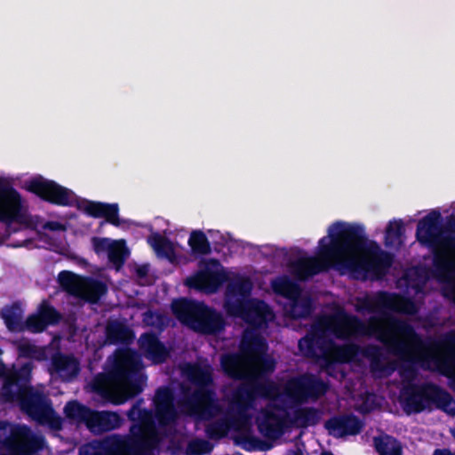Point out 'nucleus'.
Segmentation results:
<instances>
[{"instance_id": "obj_1", "label": "nucleus", "mask_w": 455, "mask_h": 455, "mask_svg": "<svg viewBox=\"0 0 455 455\" xmlns=\"http://www.w3.org/2000/svg\"><path fill=\"white\" fill-rule=\"evenodd\" d=\"M355 309L361 314L378 312L379 315H371L364 322L340 307L330 315L317 317L298 342L301 355L325 370L333 369L338 363L355 361L359 354V346L354 343L337 345L326 336V332L340 340L375 337L392 354L401 357H409L412 350L425 347L421 336L410 323L385 311L389 309L403 315H416L418 307L411 298L379 291L373 297H357Z\"/></svg>"}, {"instance_id": "obj_2", "label": "nucleus", "mask_w": 455, "mask_h": 455, "mask_svg": "<svg viewBox=\"0 0 455 455\" xmlns=\"http://www.w3.org/2000/svg\"><path fill=\"white\" fill-rule=\"evenodd\" d=\"M317 257H302L290 265L291 274L305 282L335 266L355 273L385 275L393 264V255L369 241L363 226L336 221L328 228V236L318 242Z\"/></svg>"}, {"instance_id": "obj_3", "label": "nucleus", "mask_w": 455, "mask_h": 455, "mask_svg": "<svg viewBox=\"0 0 455 455\" xmlns=\"http://www.w3.org/2000/svg\"><path fill=\"white\" fill-rule=\"evenodd\" d=\"M417 241L432 252V273L440 282H455V214L443 226L439 211L434 210L419 220Z\"/></svg>"}, {"instance_id": "obj_4", "label": "nucleus", "mask_w": 455, "mask_h": 455, "mask_svg": "<svg viewBox=\"0 0 455 455\" xmlns=\"http://www.w3.org/2000/svg\"><path fill=\"white\" fill-rule=\"evenodd\" d=\"M278 395V387L274 381L254 382L240 385L232 393L228 403L229 411L235 415L217 419L205 426L204 432L210 440L220 441L228 436L232 427H238L247 422V412L253 408L258 397L273 399Z\"/></svg>"}, {"instance_id": "obj_5", "label": "nucleus", "mask_w": 455, "mask_h": 455, "mask_svg": "<svg viewBox=\"0 0 455 455\" xmlns=\"http://www.w3.org/2000/svg\"><path fill=\"white\" fill-rule=\"evenodd\" d=\"M140 368L141 361L135 351L119 349L115 354L111 368L94 378L93 389L104 394L109 386L117 385L123 387L125 398H133L143 391Z\"/></svg>"}, {"instance_id": "obj_6", "label": "nucleus", "mask_w": 455, "mask_h": 455, "mask_svg": "<svg viewBox=\"0 0 455 455\" xmlns=\"http://www.w3.org/2000/svg\"><path fill=\"white\" fill-rule=\"evenodd\" d=\"M400 403L407 415L430 411L435 407L450 416H455V399L446 389L433 382L405 386Z\"/></svg>"}, {"instance_id": "obj_7", "label": "nucleus", "mask_w": 455, "mask_h": 455, "mask_svg": "<svg viewBox=\"0 0 455 455\" xmlns=\"http://www.w3.org/2000/svg\"><path fill=\"white\" fill-rule=\"evenodd\" d=\"M171 307L179 322L195 332L218 335L225 330L223 315L204 301L181 297L174 299Z\"/></svg>"}, {"instance_id": "obj_8", "label": "nucleus", "mask_w": 455, "mask_h": 455, "mask_svg": "<svg viewBox=\"0 0 455 455\" xmlns=\"http://www.w3.org/2000/svg\"><path fill=\"white\" fill-rule=\"evenodd\" d=\"M185 373L188 380L196 387L187 400L192 415L201 420H210L222 411V408L213 389L212 371L199 364H188Z\"/></svg>"}, {"instance_id": "obj_9", "label": "nucleus", "mask_w": 455, "mask_h": 455, "mask_svg": "<svg viewBox=\"0 0 455 455\" xmlns=\"http://www.w3.org/2000/svg\"><path fill=\"white\" fill-rule=\"evenodd\" d=\"M15 401H19L21 411L38 424L55 431L62 428V419L54 411L52 401L44 393L33 390L29 384L22 388Z\"/></svg>"}, {"instance_id": "obj_10", "label": "nucleus", "mask_w": 455, "mask_h": 455, "mask_svg": "<svg viewBox=\"0 0 455 455\" xmlns=\"http://www.w3.org/2000/svg\"><path fill=\"white\" fill-rule=\"evenodd\" d=\"M130 433L125 438L115 436L108 443L109 455H156L160 443L156 432L146 435L140 426L133 425Z\"/></svg>"}, {"instance_id": "obj_11", "label": "nucleus", "mask_w": 455, "mask_h": 455, "mask_svg": "<svg viewBox=\"0 0 455 455\" xmlns=\"http://www.w3.org/2000/svg\"><path fill=\"white\" fill-rule=\"evenodd\" d=\"M241 350L248 354V362L252 372V379L243 385H251L254 382H267L270 379L259 380L273 373L275 370L276 362L267 354V344L259 336H254L241 345Z\"/></svg>"}, {"instance_id": "obj_12", "label": "nucleus", "mask_w": 455, "mask_h": 455, "mask_svg": "<svg viewBox=\"0 0 455 455\" xmlns=\"http://www.w3.org/2000/svg\"><path fill=\"white\" fill-rule=\"evenodd\" d=\"M224 308L228 315L240 317L254 327H262L274 317L271 307L261 299H229Z\"/></svg>"}, {"instance_id": "obj_13", "label": "nucleus", "mask_w": 455, "mask_h": 455, "mask_svg": "<svg viewBox=\"0 0 455 455\" xmlns=\"http://www.w3.org/2000/svg\"><path fill=\"white\" fill-rule=\"evenodd\" d=\"M0 222L31 226V219L24 206L20 193L11 184L0 180Z\"/></svg>"}, {"instance_id": "obj_14", "label": "nucleus", "mask_w": 455, "mask_h": 455, "mask_svg": "<svg viewBox=\"0 0 455 455\" xmlns=\"http://www.w3.org/2000/svg\"><path fill=\"white\" fill-rule=\"evenodd\" d=\"M34 364L24 363L20 367L8 368L0 360V379L3 381L1 395L4 401L12 403L22 388L30 383Z\"/></svg>"}, {"instance_id": "obj_15", "label": "nucleus", "mask_w": 455, "mask_h": 455, "mask_svg": "<svg viewBox=\"0 0 455 455\" xmlns=\"http://www.w3.org/2000/svg\"><path fill=\"white\" fill-rule=\"evenodd\" d=\"M329 389V384L311 373L291 379L285 385V394L293 400L319 399Z\"/></svg>"}, {"instance_id": "obj_16", "label": "nucleus", "mask_w": 455, "mask_h": 455, "mask_svg": "<svg viewBox=\"0 0 455 455\" xmlns=\"http://www.w3.org/2000/svg\"><path fill=\"white\" fill-rule=\"evenodd\" d=\"M26 189L44 202L58 206H71L73 192L54 180L37 176L26 183Z\"/></svg>"}, {"instance_id": "obj_17", "label": "nucleus", "mask_w": 455, "mask_h": 455, "mask_svg": "<svg viewBox=\"0 0 455 455\" xmlns=\"http://www.w3.org/2000/svg\"><path fill=\"white\" fill-rule=\"evenodd\" d=\"M62 318L61 314L48 301H43L36 313L29 315L24 321V331L41 333L50 325L58 324Z\"/></svg>"}, {"instance_id": "obj_18", "label": "nucleus", "mask_w": 455, "mask_h": 455, "mask_svg": "<svg viewBox=\"0 0 455 455\" xmlns=\"http://www.w3.org/2000/svg\"><path fill=\"white\" fill-rule=\"evenodd\" d=\"M155 418L160 427H166L175 422L178 412L174 404V395L168 387L156 389L154 397Z\"/></svg>"}, {"instance_id": "obj_19", "label": "nucleus", "mask_w": 455, "mask_h": 455, "mask_svg": "<svg viewBox=\"0 0 455 455\" xmlns=\"http://www.w3.org/2000/svg\"><path fill=\"white\" fill-rule=\"evenodd\" d=\"M4 444L12 452L10 455H32L40 450L39 440L28 435L26 427H18L6 437Z\"/></svg>"}, {"instance_id": "obj_20", "label": "nucleus", "mask_w": 455, "mask_h": 455, "mask_svg": "<svg viewBox=\"0 0 455 455\" xmlns=\"http://www.w3.org/2000/svg\"><path fill=\"white\" fill-rule=\"evenodd\" d=\"M324 427L331 435L341 438L360 434L364 424L357 416L350 413L331 417L325 421Z\"/></svg>"}, {"instance_id": "obj_21", "label": "nucleus", "mask_w": 455, "mask_h": 455, "mask_svg": "<svg viewBox=\"0 0 455 455\" xmlns=\"http://www.w3.org/2000/svg\"><path fill=\"white\" fill-rule=\"evenodd\" d=\"M256 424L259 432L267 439L275 440L283 433V418L275 411V406L272 405L261 410Z\"/></svg>"}, {"instance_id": "obj_22", "label": "nucleus", "mask_w": 455, "mask_h": 455, "mask_svg": "<svg viewBox=\"0 0 455 455\" xmlns=\"http://www.w3.org/2000/svg\"><path fill=\"white\" fill-rule=\"evenodd\" d=\"M138 343L142 355L154 364H161L167 360L169 350L154 332L142 333Z\"/></svg>"}, {"instance_id": "obj_23", "label": "nucleus", "mask_w": 455, "mask_h": 455, "mask_svg": "<svg viewBox=\"0 0 455 455\" xmlns=\"http://www.w3.org/2000/svg\"><path fill=\"white\" fill-rule=\"evenodd\" d=\"M248 354L226 353L220 356V366L226 376L235 380L247 377Z\"/></svg>"}, {"instance_id": "obj_24", "label": "nucleus", "mask_w": 455, "mask_h": 455, "mask_svg": "<svg viewBox=\"0 0 455 455\" xmlns=\"http://www.w3.org/2000/svg\"><path fill=\"white\" fill-rule=\"evenodd\" d=\"M77 207L90 217L104 218L107 222L116 227L120 225L119 207L117 204L86 200L84 202L83 205L79 204Z\"/></svg>"}, {"instance_id": "obj_25", "label": "nucleus", "mask_w": 455, "mask_h": 455, "mask_svg": "<svg viewBox=\"0 0 455 455\" xmlns=\"http://www.w3.org/2000/svg\"><path fill=\"white\" fill-rule=\"evenodd\" d=\"M122 421V418L116 412L92 410L87 427L93 432H108L118 428Z\"/></svg>"}, {"instance_id": "obj_26", "label": "nucleus", "mask_w": 455, "mask_h": 455, "mask_svg": "<svg viewBox=\"0 0 455 455\" xmlns=\"http://www.w3.org/2000/svg\"><path fill=\"white\" fill-rule=\"evenodd\" d=\"M51 368L52 371L67 380L74 379L80 371L79 363L76 358L60 352L52 356Z\"/></svg>"}, {"instance_id": "obj_27", "label": "nucleus", "mask_w": 455, "mask_h": 455, "mask_svg": "<svg viewBox=\"0 0 455 455\" xmlns=\"http://www.w3.org/2000/svg\"><path fill=\"white\" fill-rule=\"evenodd\" d=\"M228 279L227 274L219 270H205L188 283L189 286L215 292Z\"/></svg>"}, {"instance_id": "obj_28", "label": "nucleus", "mask_w": 455, "mask_h": 455, "mask_svg": "<svg viewBox=\"0 0 455 455\" xmlns=\"http://www.w3.org/2000/svg\"><path fill=\"white\" fill-rule=\"evenodd\" d=\"M106 342L109 345H129L135 336L133 331L119 321H110L105 328Z\"/></svg>"}, {"instance_id": "obj_29", "label": "nucleus", "mask_w": 455, "mask_h": 455, "mask_svg": "<svg viewBox=\"0 0 455 455\" xmlns=\"http://www.w3.org/2000/svg\"><path fill=\"white\" fill-rule=\"evenodd\" d=\"M0 316L10 331L24 332L23 310L18 302L4 307Z\"/></svg>"}, {"instance_id": "obj_30", "label": "nucleus", "mask_w": 455, "mask_h": 455, "mask_svg": "<svg viewBox=\"0 0 455 455\" xmlns=\"http://www.w3.org/2000/svg\"><path fill=\"white\" fill-rule=\"evenodd\" d=\"M107 291V285L103 282L92 277H84L81 287V295H79L78 298L94 304L97 303Z\"/></svg>"}, {"instance_id": "obj_31", "label": "nucleus", "mask_w": 455, "mask_h": 455, "mask_svg": "<svg viewBox=\"0 0 455 455\" xmlns=\"http://www.w3.org/2000/svg\"><path fill=\"white\" fill-rule=\"evenodd\" d=\"M287 315L291 319H306L309 317L314 309L313 299L310 296H302L301 293L290 300Z\"/></svg>"}, {"instance_id": "obj_32", "label": "nucleus", "mask_w": 455, "mask_h": 455, "mask_svg": "<svg viewBox=\"0 0 455 455\" xmlns=\"http://www.w3.org/2000/svg\"><path fill=\"white\" fill-rule=\"evenodd\" d=\"M271 288L275 294L289 300H291L301 293L299 285L287 275H282L272 280Z\"/></svg>"}, {"instance_id": "obj_33", "label": "nucleus", "mask_w": 455, "mask_h": 455, "mask_svg": "<svg viewBox=\"0 0 455 455\" xmlns=\"http://www.w3.org/2000/svg\"><path fill=\"white\" fill-rule=\"evenodd\" d=\"M385 245L387 248L399 249L404 243L405 228L402 220L388 222L385 231Z\"/></svg>"}, {"instance_id": "obj_34", "label": "nucleus", "mask_w": 455, "mask_h": 455, "mask_svg": "<svg viewBox=\"0 0 455 455\" xmlns=\"http://www.w3.org/2000/svg\"><path fill=\"white\" fill-rule=\"evenodd\" d=\"M251 290L252 283L249 278L243 277L235 280L227 286L224 303L236 299L248 300L247 298L251 295Z\"/></svg>"}, {"instance_id": "obj_35", "label": "nucleus", "mask_w": 455, "mask_h": 455, "mask_svg": "<svg viewBox=\"0 0 455 455\" xmlns=\"http://www.w3.org/2000/svg\"><path fill=\"white\" fill-rule=\"evenodd\" d=\"M84 278L68 270H62L58 275V282L61 289L76 298L81 295Z\"/></svg>"}, {"instance_id": "obj_36", "label": "nucleus", "mask_w": 455, "mask_h": 455, "mask_svg": "<svg viewBox=\"0 0 455 455\" xmlns=\"http://www.w3.org/2000/svg\"><path fill=\"white\" fill-rule=\"evenodd\" d=\"M373 444L379 455H403L401 443L392 435L375 436Z\"/></svg>"}, {"instance_id": "obj_37", "label": "nucleus", "mask_w": 455, "mask_h": 455, "mask_svg": "<svg viewBox=\"0 0 455 455\" xmlns=\"http://www.w3.org/2000/svg\"><path fill=\"white\" fill-rule=\"evenodd\" d=\"M148 243L158 256L172 259L174 256V247L169 238L155 233L148 236Z\"/></svg>"}, {"instance_id": "obj_38", "label": "nucleus", "mask_w": 455, "mask_h": 455, "mask_svg": "<svg viewBox=\"0 0 455 455\" xmlns=\"http://www.w3.org/2000/svg\"><path fill=\"white\" fill-rule=\"evenodd\" d=\"M64 413L68 419L84 422L87 426L92 409L76 400H72L66 403Z\"/></svg>"}, {"instance_id": "obj_39", "label": "nucleus", "mask_w": 455, "mask_h": 455, "mask_svg": "<svg viewBox=\"0 0 455 455\" xmlns=\"http://www.w3.org/2000/svg\"><path fill=\"white\" fill-rule=\"evenodd\" d=\"M188 245L195 255H208L212 252L210 242L201 230H194L188 238Z\"/></svg>"}, {"instance_id": "obj_40", "label": "nucleus", "mask_w": 455, "mask_h": 455, "mask_svg": "<svg viewBox=\"0 0 455 455\" xmlns=\"http://www.w3.org/2000/svg\"><path fill=\"white\" fill-rule=\"evenodd\" d=\"M129 255V251L126 247L124 240H114L113 243L108 253L109 262H111L115 267L120 269Z\"/></svg>"}, {"instance_id": "obj_41", "label": "nucleus", "mask_w": 455, "mask_h": 455, "mask_svg": "<svg viewBox=\"0 0 455 455\" xmlns=\"http://www.w3.org/2000/svg\"><path fill=\"white\" fill-rule=\"evenodd\" d=\"M294 420L299 427L315 426L319 421L318 411L314 407H303L294 411Z\"/></svg>"}, {"instance_id": "obj_42", "label": "nucleus", "mask_w": 455, "mask_h": 455, "mask_svg": "<svg viewBox=\"0 0 455 455\" xmlns=\"http://www.w3.org/2000/svg\"><path fill=\"white\" fill-rule=\"evenodd\" d=\"M213 445L210 441L196 437L188 441L186 447V455H205L212 451Z\"/></svg>"}, {"instance_id": "obj_43", "label": "nucleus", "mask_w": 455, "mask_h": 455, "mask_svg": "<svg viewBox=\"0 0 455 455\" xmlns=\"http://www.w3.org/2000/svg\"><path fill=\"white\" fill-rule=\"evenodd\" d=\"M19 357L40 360L44 352L29 341L20 342L17 346Z\"/></svg>"}, {"instance_id": "obj_44", "label": "nucleus", "mask_w": 455, "mask_h": 455, "mask_svg": "<svg viewBox=\"0 0 455 455\" xmlns=\"http://www.w3.org/2000/svg\"><path fill=\"white\" fill-rule=\"evenodd\" d=\"M241 442L247 445V450H258V451H267L271 448V445L262 441L260 438L254 436L250 432L243 434L240 436Z\"/></svg>"}, {"instance_id": "obj_45", "label": "nucleus", "mask_w": 455, "mask_h": 455, "mask_svg": "<svg viewBox=\"0 0 455 455\" xmlns=\"http://www.w3.org/2000/svg\"><path fill=\"white\" fill-rule=\"evenodd\" d=\"M439 347L444 351L449 359H455V331L444 334L439 342Z\"/></svg>"}, {"instance_id": "obj_46", "label": "nucleus", "mask_w": 455, "mask_h": 455, "mask_svg": "<svg viewBox=\"0 0 455 455\" xmlns=\"http://www.w3.org/2000/svg\"><path fill=\"white\" fill-rule=\"evenodd\" d=\"M113 241L114 240H111L110 238H108V237L93 236L92 238V244L94 252L97 255H100L103 253H108L109 249L113 243Z\"/></svg>"}, {"instance_id": "obj_47", "label": "nucleus", "mask_w": 455, "mask_h": 455, "mask_svg": "<svg viewBox=\"0 0 455 455\" xmlns=\"http://www.w3.org/2000/svg\"><path fill=\"white\" fill-rule=\"evenodd\" d=\"M371 349H372V352L371 353V363H370L371 371L372 372L385 371L387 367L381 360V353H380L379 347H373Z\"/></svg>"}, {"instance_id": "obj_48", "label": "nucleus", "mask_w": 455, "mask_h": 455, "mask_svg": "<svg viewBox=\"0 0 455 455\" xmlns=\"http://www.w3.org/2000/svg\"><path fill=\"white\" fill-rule=\"evenodd\" d=\"M420 360L422 362V366L424 367L425 363L429 364L430 363H434L436 366L440 367L442 365H446V360L441 359L437 355L432 352H426L421 355Z\"/></svg>"}, {"instance_id": "obj_49", "label": "nucleus", "mask_w": 455, "mask_h": 455, "mask_svg": "<svg viewBox=\"0 0 455 455\" xmlns=\"http://www.w3.org/2000/svg\"><path fill=\"white\" fill-rule=\"evenodd\" d=\"M141 411L138 404L132 405V407L127 411L129 419L134 421L140 416Z\"/></svg>"}, {"instance_id": "obj_50", "label": "nucleus", "mask_w": 455, "mask_h": 455, "mask_svg": "<svg viewBox=\"0 0 455 455\" xmlns=\"http://www.w3.org/2000/svg\"><path fill=\"white\" fill-rule=\"evenodd\" d=\"M44 228L51 231H59L63 228L62 225L58 221H48L45 223Z\"/></svg>"}, {"instance_id": "obj_51", "label": "nucleus", "mask_w": 455, "mask_h": 455, "mask_svg": "<svg viewBox=\"0 0 455 455\" xmlns=\"http://www.w3.org/2000/svg\"><path fill=\"white\" fill-rule=\"evenodd\" d=\"M136 274L137 275L140 277V278H144L148 275V267L147 265H142V266H140L137 269H136Z\"/></svg>"}, {"instance_id": "obj_52", "label": "nucleus", "mask_w": 455, "mask_h": 455, "mask_svg": "<svg viewBox=\"0 0 455 455\" xmlns=\"http://www.w3.org/2000/svg\"><path fill=\"white\" fill-rule=\"evenodd\" d=\"M432 455H455V452L448 448H437L433 451Z\"/></svg>"}, {"instance_id": "obj_53", "label": "nucleus", "mask_w": 455, "mask_h": 455, "mask_svg": "<svg viewBox=\"0 0 455 455\" xmlns=\"http://www.w3.org/2000/svg\"><path fill=\"white\" fill-rule=\"evenodd\" d=\"M289 455H303V453L299 449H297L296 451H292Z\"/></svg>"}, {"instance_id": "obj_54", "label": "nucleus", "mask_w": 455, "mask_h": 455, "mask_svg": "<svg viewBox=\"0 0 455 455\" xmlns=\"http://www.w3.org/2000/svg\"><path fill=\"white\" fill-rule=\"evenodd\" d=\"M422 285H423V283L420 284H415V285L412 284L411 286H412V288H415L417 291H419L421 289Z\"/></svg>"}, {"instance_id": "obj_55", "label": "nucleus", "mask_w": 455, "mask_h": 455, "mask_svg": "<svg viewBox=\"0 0 455 455\" xmlns=\"http://www.w3.org/2000/svg\"><path fill=\"white\" fill-rule=\"evenodd\" d=\"M321 455H334L331 451H323Z\"/></svg>"}, {"instance_id": "obj_56", "label": "nucleus", "mask_w": 455, "mask_h": 455, "mask_svg": "<svg viewBox=\"0 0 455 455\" xmlns=\"http://www.w3.org/2000/svg\"><path fill=\"white\" fill-rule=\"evenodd\" d=\"M2 353H3V351H2V349L0 348V355H2Z\"/></svg>"}, {"instance_id": "obj_57", "label": "nucleus", "mask_w": 455, "mask_h": 455, "mask_svg": "<svg viewBox=\"0 0 455 455\" xmlns=\"http://www.w3.org/2000/svg\"><path fill=\"white\" fill-rule=\"evenodd\" d=\"M453 436H454V438H455V433L453 434Z\"/></svg>"}]
</instances>
